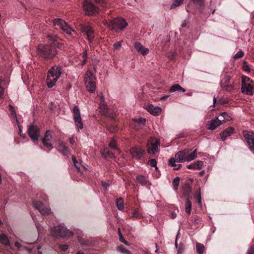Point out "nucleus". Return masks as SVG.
<instances>
[{
    "label": "nucleus",
    "instance_id": "obj_1",
    "mask_svg": "<svg viewBox=\"0 0 254 254\" xmlns=\"http://www.w3.org/2000/svg\"><path fill=\"white\" fill-rule=\"evenodd\" d=\"M63 72L61 66L54 65L51 67L48 71L46 84L48 88L53 87Z\"/></svg>",
    "mask_w": 254,
    "mask_h": 254
},
{
    "label": "nucleus",
    "instance_id": "obj_2",
    "mask_svg": "<svg viewBox=\"0 0 254 254\" xmlns=\"http://www.w3.org/2000/svg\"><path fill=\"white\" fill-rule=\"evenodd\" d=\"M190 150L184 149L182 151L178 152L175 154V157L177 162H189L194 160L197 157V150L194 149L190 153H189Z\"/></svg>",
    "mask_w": 254,
    "mask_h": 254
},
{
    "label": "nucleus",
    "instance_id": "obj_3",
    "mask_svg": "<svg viewBox=\"0 0 254 254\" xmlns=\"http://www.w3.org/2000/svg\"><path fill=\"white\" fill-rule=\"evenodd\" d=\"M38 52L40 56L45 59H53L57 54L56 48L48 45H39Z\"/></svg>",
    "mask_w": 254,
    "mask_h": 254
},
{
    "label": "nucleus",
    "instance_id": "obj_4",
    "mask_svg": "<svg viewBox=\"0 0 254 254\" xmlns=\"http://www.w3.org/2000/svg\"><path fill=\"white\" fill-rule=\"evenodd\" d=\"M105 23L111 30H114L116 32L123 30L127 25L125 19L122 18H115L109 21L106 20Z\"/></svg>",
    "mask_w": 254,
    "mask_h": 254
},
{
    "label": "nucleus",
    "instance_id": "obj_5",
    "mask_svg": "<svg viewBox=\"0 0 254 254\" xmlns=\"http://www.w3.org/2000/svg\"><path fill=\"white\" fill-rule=\"evenodd\" d=\"M96 80V78L91 71L87 70L86 72L84 77L85 85L87 91L90 93H93L95 91Z\"/></svg>",
    "mask_w": 254,
    "mask_h": 254
},
{
    "label": "nucleus",
    "instance_id": "obj_6",
    "mask_svg": "<svg viewBox=\"0 0 254 254\" xmlns=\"http://www.w3.org/2000/svg\"><path fill=\"white\" fill-rule=\"evenodd\" d=\"M51 234L56 238L70 237L73 235V233L64 226L60 225L51 229Z\"/></svg>",
    "mask_w": 254,
    "mask_h": 254
},
{
    "label": "nucleus",
    "instance_id": "obj_7",
    "mask_svg": "<svg viewBox=\"0 0 254 254\" xmlns=\"http://www.w3.org/2000/svg\"><path fill=\"white\" fill-rule=\"evenodd\" d=\"M82 7L85 14L88 16L96 15L99 12L98 7L90 0H85Z\"/></svg>",
    "mask_w": 254,
    "mask_h": 254
},
{
    "label": "nucleus",
    "instance_id": "obj_8",
    "mask_svg": "<svg viewBox=\"0 0 254 254\" xmlns=\"http://www.w3.org/2000/svg\"><path fill=\"white\" fill-rule=\"evenodd\" d=\"M72 113L75 126L77 131H79L83 128V123L82 122L80 112L77 106L76 105L73 107Z\"/></svg>",
    "mask_w": 254,
    "mask_h": 254
},
{
    "label": "nucleus",
    "instance_id": "obj_9",
    "mask_svg": "<svg viewBox=\"0 0 254 254\" xmlns=\"http://www.w3.org/2000/svg\"><path fill=\"white\" fill-rule=\"evenodd\" d=\"M40 129L37 126L30 125L28 127L27 129L28 135L34 142L38 140L40 137Z\"/></svg>",
    "mask_w": 254,
    "mask_h": 254
},
{
    "label": "nucleus",
    "instance_id": "obj_10",
    "mask_svg": "<svg viewBox=\"0 0 254 254\" xmlns=\"http://www.w3.org/2000/svg\"><path fill=\"white\" fill-rule=\"evenodd\" d=\"M160 140L156 138H152L148 141L147 152L149 154H155L159 152L158 147Z\"/></svg>",
    "mask_w": 254,
    "mask_h": 254
},
{
    "label": "nucleus",
    "instance_id": "obj_11",
    "mask_svg": "<svg viewBox=\"0 0 254 254\" xmlns=\"http://www.w3.org/2000/svg\"><path fill=\"white\" fill-rule=\"evenodd\" d=\"M54 26L62 29L64 31L68 34H71L72 30L69 27L64 20L61 18L55 19L53 20Z\"/></svg>",
    "mask_w": 254,
    "mask_h": 254
},
{
    "label": "nucleus",
    "instance_id": "obj_12",
    "mask_svg": "<svg viewBox=\"0 0 254 254\" xmlns=\"http://www.w3.org/2000/svg\"><path fill=\"white\" fill-rule=\"evenodd\" d=\"M99 109L100 111L104 116L114 118V115L110 112V110L108 107V105L104 100V97L102 95L100 96Z\"/></svg>",
    "mask_w": 254,
    "mask_h": 254
},
{
    "label": "nucleus",
    "instance_id": "obj_13",
    "mask_svg": "<svg viewBox=\"0 0 254 254\" xmlns=\"http://www.w3.org/2000/svg\"><path fill=\"white\" fill-rule=\"evenodd\" d=\"M32 204L34 207L37 209L42 215H46L50 213L51 209L49 206L45 205L41 201H33Z\"/></svg>",
    "mask_w": 254,
    "mask_h": 254
},
{
    "label": "nucleus",
    "instance_id": "obj_14",
    "mask_svg": "<svg viewBox=\"0 0 254 254\" xmlns=\"http://www.w3.org/2000/svg\"><path fill=\"white\" fill-rule=\"evenodd\" d=\"M243 135L248 143L249 149L254 151V132L244 130L243 131Z\"/></svg>",
    "mask_w": 254,
    "mask_h": 254
},
{
    "label": "nucleus",
    "instance_id": "obj_15",
    "mask_svg": "<svg viewBox=\"0 0 254 254\" xmlns=\"http://www.w3.org/2000/svg\"><path fill=\"white\" fill-rule=\"evenodd\" d=\"M144 152V150L140 146L132 147L129 151L132 158L136 160L140 159L143 157Z\"/></svg>",
    "mask_w": 254,
    "mask_h": 254
},
{
    "label": "nucleus",
    "instance_id": "obj_16",
    "mask_svg": "<svg viewBox=\"0 0 254 254\" xmlns=\"http://www.w3.org/2000/svg\"><path fill=\"white\" fill-rule=\"evenodd\" d=\"M82 32L84 35L86 36L89 42H92L95 37L94 30L93 28L88 25H85L82 28Z\"/></svg>",
    "mask_w": 254,
    "mask_h": 254
},
{
    "label": "nucleus",
    "instance_id": "obj_17",
    "mask_svg": "<svg viewBox=\"0 0 254 254\" xmlns=\"http://www.w3.org/2000/svg\"><path fill=\"white\" fill-rule=\"evenodd\" d=\"M52 138V135L51 134V131L48 130L46 131L44 137L42 138V141L44 146L50 151L53 148L52 144L51 142Z\"/></svg>",
    "mask_w": 254,
    "mask_h": 254
},
{
    "label": "nucleus",
    "instance_id": "obj_18",
    "mask_svg": "<svg viewBox=\"0 0 254 254\" xmlns=\"http://www.w3.org/2000/svg\"><path fill=\"white\" fill-rule=\"evenodd\" d=\"M241 92L245 94L252 96L254 94V84H242L241 87Z\"/></svg>",
    "mask_w": 254,
    "mask_h": 254
},
{
    "label": "nucleus",
    "instance_id": "obj_19",
    "mask_svg": "<svg viewBox=\"0 0 254 254\" xmlns=\"http://www.w3.org/2000/svg\"><path fill=\"white\" fill-rule=\"evenodd\" d=\"M222 124L221 120L219 119L218 117L216 118L214 120H212L209 122L208 124V129L213 130L216 129L218 127Z\"/></svg>",
    "mask_w": 254,
    "mask_h": 254
},
{
    "label": "nucleus",
    "instance_id": "obj_20",
    "mask_svg": "<svg viewBox=\"0 0 254 254\" xmlns=\"http://www.w3.org/2000/svg\"><path fill=\"white\" fill-rule=\"evenodd\" d=\"M146 109L150 114L154 116L159 115L162 111L161 108L158 106H154L152 105H147Z\"/></svg>",
    "mask_w": 254,
    "mask_h": 254
},
{
    "label": "nucleus",
    "instance_id": "obj_21",
    "mask_svg": "<svg viewBox=\"0 0 254 254\" xmlns=\"http://www.w3.org/2000/svg\"><path fill=\"white\" fill-rule=\"evenodd\" d=\"M234 132V128L233 127H229L220 133V137L222 141H224L228 137Z\"/></svg>",
    "mask_w": 254,
    "mask_h": 254
},
{
    "label": "nucleus",
    "instance_id": "obj_22",
    "mask_svg": "<svg viewBox=\"0 0 254 254\" xmlns=\"http://www.w3.org/2000/svg\"><path fill=\"white\" fill-rule=\"evenodd\" d=\"M134 46L136 50L138 52L140 53L142 55H146L149 52L148 49L144 48L140 43L135 42Z\"/></svg>",
    "mask_w": 254,
    "mask_h": 254
},
{
    "label": "nucleus",
    "instance_id": "obj_23",
    "mask_svg": "<svg viewBox=\"0 0 254 254\" xmlns=\"http://www.w3.org/2000/svg\"><path fill=\"white\" fill-rule=\"evenodd\" d=\"M203 165V163L201 161H197L187 166V168L189 169L200 170Z\"/></svg>",
    "mask_w": 254,
    "mask_h": 254
},
{
    "label": "nucleus",
    "instance_id": "obj_24",
    "mask_svg": "<svg viewBox=\"0 0 254 254\" xmlns=\"http://www.w3.org/2000/svg\"><path fill=\"white\" fill-rule=\"evenodd\" d=\"M59 151L64 155L68 156L70 154L69 148L63 142L59 143Z\"/></svg>",
    "mask_w": 254,
    "mask_h": 254
},
{
    "label": "nucleus",
    "instance_id": "obj_25",
    "mask_svg": "<svg viewBox=\"0 0 254 254\" xmlns=\"http://www.w3.org/2000/svg\"><path fill=\"white\" fill-rule=\"evenodd\" d=\"M0 242L6 247H9L10 249L11 247L10 245V242L7 236L4 234L0 235Z\"/></svg>",
    "mask_w": 254,
    "mask_h": 254
},
{
    "label": "nucleus",
    "instance_id": "obj_26",
    "mask_svg": "<svg viewBox=\"0 0 254 254\" xmlns=\"http://www.w3.org/2000/svg\"><path fill=\"white\" fill-rule=\"evenodd\" d=\"M176 162L177 160L175 157V158H171L169 160L168 165L170 166L174 167V170H178L180 169L182 165L181 164H176Z\"/></svg>",
    "mask_w": 254,
    "mask_h": 254
},
{
    "label": "nucleus",
    "instance_id": "obj_27",
    "mask_svg": "<svg viewBox=\"0 0 254 254\" xmlns=\"http://www.w3.org/2000/svg\"><path fill=\"white\" fill-rule=\"evenodd\" d=\"M176 91L185 92L186 91V89L182 87L179 84H175L170 87L169 92L172 93Z\"/></svg>",
    "mask_w": 254,
    "mask_h": 254
},
{
    "label": "nucleus",
    "instance_id": "obj_28",
    "mask_svg": "<svg viewBox=\"0 0 254 254\" xmlns=\"http://www.w3.org/2000/svg\"><path fill=\"white\" fill-rule=\"evenodd\" d=\"M191 192V188L190 184H186L183 187V194L185 197L189 196Z\"/></svg>",
    "mask_w": 254,
    "mask_h": 254
},
{
    "label": "nucleus",
    "instance_id": "obj_29",
    "mask_svg": "<svg viewBox=\"0 0 254 254\" xmlns=\"http://www.w3.org/2000/svg\"><path fill=\"white\" fill-rule=\"evenodd\" d=\"M221 87L228 92H231L234 89L233 84H229L228 83H223V82H220Z\"/></svg>",
    "mask_w": 254,
    "mask_h": 254
},
{
    "label": "nucleus",
    "instance_id": "obj_30",
    "mask_svg": "<svg viewBox=\"0 0 254 254\" xmlns=\"http://www.w3.org/2000/svg\"><path fill=\"white\" fill-rule=\"evenodd\" d=\"M196 250L198 254H203L205 251V247L203 244L197 243L196 244Z\"/></svg>",
    "mask_w": 254,
    "mask_h": 254
},
{
    "label": "nucleus",
    "instance_id": "obj_31",
    "mask_svg": "<svg viewBox=\"0 0 254 254\" xmlns=\"http://www.w3.org/2000/svg\"><path fill=\"white\" fill-rule=\"evenodd\" d=\"M142 217L141 214L139 212L138 210H133L131 212L130 218L133 219H139Z\"/></svg>",
    "mask_w": 254,
    "mask_h": 254
},
{
    "label": "nucleus",
    "instance_id": "obj_32",
    "mask_svg": "<svg viewBox=\"0 0 254 254\" xmlns=\"http://www.w3.org/2000/svg\"><path fill=\"white\" fill-rule=\"evenodd\" d=\"M191 210V202L189 198L186 199V203L185 205V211L188 214H190Z\"/></svg>",
    "mask_w": 254,
    "mask_h": 254
},
{
    "label": "nucleus",
    "instance_id": "obj_33",
    "mask_svg": "<svg viewBox=\"0 0 254 254\" xmlns=\"http://www.w3.org/2000/svg\"><path fill=\"white\" fill-rule=\"evenodd\" d=\"M184 0H173L170 9H174L183 4Z\"/></svg>",
    "mask_w": 254,
    "mask_h": 254
},
{
    "label": "nucleus",
    "instance_id": "obj_34",
    "mask_svg": "<svg viewBox=\"0 0 254 254\" xmlns=\"http://www.w3.org/2000/svg\"><path fill=\"white\" fill-rule=\"evenodd\" d=\"M117 206L119 210H122L124 208V199L120 197L117 200Z\"/></svg>",
    "mask_w": 254,
    "mask_h": 254
},
{
    "label": "nucleus",
    "instance_id": "obj_35",
    "mask_svg": "<svg viewBox=\"0 0 254 254\" xmlns=\"http://www.w3.org/2000/svg\"><path fill=\"white\" fill-rule=\"evenodd\" d=\"M194 199L198 202V203L201 205V196L200 194V188H199V189L196 191L195 192L194 196Z\"/></svg>",
    "mask_w": 254,
    "mask_h": 254
},
{
    "label": "nucleus",
    "instance_id": "obj_36",
    "mask_svg": "<svg viewBox=\"0 0 254 254\" xmlns=\"http://www.w3.org/2000/svg\"><path fill=\"white\" fill-rule=\"evenodd\" d=\"M136 180L142 186H144L147 184V180L144 176H138L136 177Z\"/></svg>",
    "mask_w": 254,
    "mask_h": 254
},
{
    "label": "nucleus",
    "instance_id": "obj_37",
    "mask_svg": "<svg viewBox=\"0 0 254 254\" xmlns=\"http://www.w3.org/2000/svg\"><path fill=\"white\" fill-rule=\"evenodd\" d=\"M110 147L112 148L113 150H117L118 152H120V150L119 148H118L116 146V142L114 139H112L109 143V144Z\"/></svg>",
    "mask_w": 254,
    "mask_h": 254
},
{
    "label": "nucleus",
    "instance_id": "obj_38",
    "mask_svg": "<svg viewBox=\"0 0 254 254\" xmlns=\"http://www.w3.org/2000/svg\"><path fill=\"white\" fill-rule=\"evenodd\" d=\"M218 118H220L219 119L221 120V122H226V121L229 120V116L226 112H223L221 114Z\"/></svg>",
    "mask_w": 254,
    "mask_h": 254
},
{
    "label": "nucleus",
    "instance_id": "obj_39",
    "mask_svg": "<svg viewBox=\"0 0 254 254\" xmlns=\"http://www.w3.org/2000/svg\"><path fill=\"white\" fill-rule=\"evenodd\" d=\"M253 83V81L249 77H248L245 75L242 76V85L245 84Z\"/></svg>",
    "mask_w": 254,
    "mask_h": 254
},
{
    "label": "nucleus",
    "instance_id": "obj_40",
    "mask_svg": "<svg viewBox=\"0 0 254 254\" xmlns=\"http://www.w3.org/2000/svg\"><path fill=\"white\" fill-rule=\"evenodd\" d=\"M117 250L120 252L125 254H132L130 251L127 250L123 246H119L117 248Z\"/></svg>",
    "mask_w": 254,
    "mask_h": 254
},
{
    "label": "nucleus",
    "instance_id": "obj_41",
    "mask_svg": "<svg viewBox=\"0 0 254 254\" xmlns=\"http://www.w3.org/2000/svg\"><path fill=\"white\" fill-rule=\"evenodd\" d=\"M180 183V178L177 177L174 178L173 181V185L175 190H177Z\"/></svg>",
    "mask_w": 254,
    "mask_h": 254
},
{
    "label": "nucleus",
    "instance_id": "obj_42",
    "mask_svg": "<svg viewBox=\"0 0 254 254\" xmlns=\"http://www.w3.org/2000/svg\"><path fill=\"white\" fill-rule=\"evenodd\" d=\"M231 78L232 76L231 75L225 74L220 82H223V83H229Z\"/></svg>",
    "mask_w": 254,
    "mask_h": 254
},
{
    "label": "nucleus",
    "instance_id": "obj_43",
    "mask_svg": "<svg viewBox=\"0 0 254 254\" xmlns=\"http://www.w3.org/2000/svg\"><path fill=\"white\" fill-rule=\"evenodd\" d=\"M103 153H104V156L105 158H113L115 157L114 154L110 151L104 150V152Z\"/></svg>",
    "mask_w": 254,
    "mask_h": 254
},
{
    "label": "nucleus",
    "instance_id": "obj_44",
    "mask_svg": "<svg viewBox=\"0 0 254 254\" xmlns=\"http://www.w3.org/2000/svg\"><path fill=\"white\" fill-rule=\"evenodd\" d=\"M9 110L11 112V115L13 117H14L16 119H17L16 113V112L14 110V108L13 107V106H12L11 105H9ZM16 121H17V122H18L17 120H16Z\"/></svg>",
    "mask_w": 254,
    "mask_h": 254
},
{
    "label": "nucleus",
    "instance_id": "obj_45",
    "mask_svg": "<svg viewBox=\"0 0 254 254\" xmlns=\"http://www.w3.org/2000/svg\"><path fill=\"white\" fill-rule=\"evenodd\" d=\"M148 164L150 166H151L152 167H155L156 170H157L158 169V168L157 167V161L155 159H150L148 161Z\"/></svg>",
    "mask_w": 254,
    "mask_h": 254
},
{
    "label": "nucleus",
    "instance_id": "obj_46",
    "mask_svg": "<svg viewBox=\"0 0 254 254\" xmlns=\"http://www.w3.org/2000/svg\"><path fill=\"white\" fill-rule=\"evenodd\" d=\"M72 160L73 162L74 166L76 167V168L78 171H80L79 164L78 163L74 156H72Z\"/></svg>",
    "mask_w": 254,
    "mask_h": 254
},
{
    "label": "nucleus",
    "instance_id": "obj_47",
    "mask_svg": "<svg viewBox=\"0 0 254 254\" xmlns=\"http://www.w3.org/2000/svg\"><path fill=\"white\" fill-rule=\"evenodd\" d=\"M244 56V52L242 51H239L235 55L234 58L235 59L242 58Z\"/></svg>",
    "mask_w": 254,
    "mask_h": 254
},
{
    "label": "nucleus",
    "instance_id": "obj_48",
    "mask_svg": "<svg viewBox=\"0 0 254 254\" xmlns=\"http://www.w3.org/2000/svg\"><path fill=\"white\" fill-rule=\"evenodd\" d=\"M82 58L83 59V61L82 63V64H86V59L87 58V52L85 51L82 53Z\"/></svg>",
    "mask_w": 254,
    "mask_h": 254
},
{
    "label": "nucleus",
    "instance_id": "obj_49",
    "mask_svg": "<svg viewBox=\"0 0 254 254\" xmlns=\"http://www.w3.org/2000/svg\"><path fill=\"white\" fill-rule=\"evenodd\" d=\"M119 240L121 243L124 244L127 246L130 245V243L128 242L127 241L123 236L120 237V238H119Z\"/></svg>",
    "mask_w": 254,
    "mask_h": 254
},
{
    "label": "nucleus",
    "instance_id": "obj_50",
    "mask_svg": "<svg viewBox=\"0 0 254 254\" xmlns=\"http://www.w3.org/2000/svg\"><path fill=\"white\" fill-rule=\"evenodd\" d=\"M134 121L136 122H137L139 124H143L145 122V119L143 118L140 117L139 119H134Z\"/></svg>",
    "mask_w": 254,
    "mask_h": 254
},
{
    "label": "nucleus",
    "instance_id": "obj_51",
    "mask_svg": "<svg viewBox=\"0 0 254 254\" xmlns=\"http://www.w3.org/2000/svg\"><path fill=\"white\" fill-rule=\"evenodd\" d=\"M122 41L118 42L114 44V49H120L121 47V43Z\"/></svg>",
    "mask_w": 254,
    "mask_h": 254
},
{
    "label": "nucleus",
    "instance_id": "obj_52",
    "mask_svg": "<svg viewBox=\"0 0 254 254\" xmlns=\"http://www.w3.org/2000/svg\"><path fill=\"white\" fill-rule=\"evenodd\" d=\"M60 248L62 252H65L67 250L68 246L67 245H61Z\"/></svg>",
    "mask_w": 254,
    "mask_h": 254
},
{
    "label": "nucleus",
    "instance_id": "obj_53",
    "mask_svg": "<svg viewBox=\"0 0 254 254\" xmlns=\"http://www.w3.org/2000/svg\"><path fill=\"white\" fill-rule=\"evenodd\" d=\"M194 3L201 5L203 4L204 0H191Z\"/></svg>",
    "mask_w": 254,
    "mask_h": 254
},
{
    "label": "nucleus",
    "instance_id": "obj_54",
    "mask_svg": "<svg viewBox=\"0 0 254 254\" xmlns=\"http://www.w3.org/2000/svg\"><path fill=\"white\" fill-rule=\"evenodd\" d=\"M247 254H254V246H252L248 250Z\"/></svg>",
    "mask_w": 254,
    "mask_h": 254
},
{
    "label": "nucleus",
    "instance_id": "obj_55",
    "mask_svg": "<svg viewBox=\"0 0 254 254\" xmlns=\"http://www.w3.org/2000/svg\"><path fill=\"white\" fill-rule=\"evenodd\" d=\"M184 250V247L182 245L179 247V248L178 250L177 254H182Z\"/></svg>",
    "mask_w": 254,
    "mask_h": 254
},
{
    "label": "nucleus",
    "instance_id": "obj_56",
    "mask_svg": "<svg viewBox=\"0 0 254 254\" xmlns=\"http://www.w3.org/2000/svg\"><path fill=\"white\" fill-rule=\"evenodd\" d=\"M243 69L246 72H250V68L247 64H245L243 66Z\"/></svg>",
    "mask_w": 254,
    "mask_h": 254
},
{
    "label": "nucleus",
    "instance_id": "obj_57",
    "mask_svg": "<svg viewBox=\"0 0 254 254\" xmlns=\"http://www.w3.org/2000/svg\"><path fill=\"white\" fill-rule=\"evenodd\" d=\"M18 129H19V134L20 136H21L22 138H25V134L22 133V129H21V127L20 126H18Z\"/></svg>",
    "mask_w": 254,
    "mask_h": 254
},
{
    "label": "nucleus",
    "instance_id": "obj_58",
    "mask_svg": "<svg viewBox=\"0 0 254 254\" xmlns=\"http://www.w3.org/2000/svg\"><path fill=\"white\" fill-rule=\"evenodd\" d=\"M39 195H40V197H42V198H43L45 201H46V200L47 199V196H46L45 194H43V193H40V194H39Z\"/></svg>",
    "mask_w": 254,
    "mask_h": 254
},
{
    "label": "nucleus",
    "instance_id": "obj_59",
    "mask_svg": "<svg viewBox=\"0 0 254 254\" xmlns=\"http://www.w3.org/2000/svg\"><path fill=\"white\" fill-rule=\"evenodd\" d=\"M14 245L16 247H17L18 249L21 247V244L17 242H15Z\"/></svg>",
    "mask_w": 254,
    "mask_h": 254
},
{
    "label": "nucleus",
    "instance_id": "obj_60",
    "mask_svg": "<svg viewBox=\"0 0 254 254\" xmlns=\"http://www.w3.org/2000/svg\"><path fill=\"white\" fill-rule=\"evenodd\" d=\"M118 234L119 238H120V237L123 236L121 233L120 228H118Z\"/></svg>",
    "mask_w": 254,
    "mask_h": 254
},
{
    "label": "nucleus",
    "instance_id": "obj_61",
    "mask_svg": "<svg viewBox=\"0 0 254 254\" xmlns=\"http://www.w3.org/2000/svg\"><path fill=\"white\" fill-rule=\"evenodd\" d=\"M69 142L71 144H73L75 142L74 137H70L69 138Z\"/></svg>",
    "mask_w": 254,
    "mask_h": 254
},
{
    "label": "nucleus",
    "instance_id": "obj_62",
    "mask_svg": "<svg viewBox=\"0 0 254 254\" xmlns=\"http://www.w3.org/2000/svg\"><path fill=\"white\" fill-rule=\"evenodd\" d=\"M102 185L106 189H107L109 187V185L105 182H102Z\"/></svg>",
    "mask_w": 254,
    "mask_h": 254
},
{
    "label": "nucleus",
    "instance_id": "obj_63",
    "mask_svg": "<svg viewBox=\"0 0 254 254\" xmlns=\"http://www.w3.org/2000/svg\"><path fill=\"white\" fill-rule=\"evenodd\" d=\"M48 38H49V39L50 40H53L54 42L55 41V40L54 39V38L52 36H51V35H49V36H48Z\"/></svg>",
    "mask_w": 254,
    "mask_h": 254
},
{
    "label": "nucleus",
    "instance_id": "obj_64",
    "mask_svg": "<svg viewBox=\"0 0 254 254\" xmlns=\"http://www.w3.org/2000/svg\"><path fill=\"white\" fill-rule=\"evenodd\" d=\"M3 93V88L0 89V97L2 95Z\"/></svg>",
    "mask_w": 254,
    "mask_h": 254
}]
</instances>
